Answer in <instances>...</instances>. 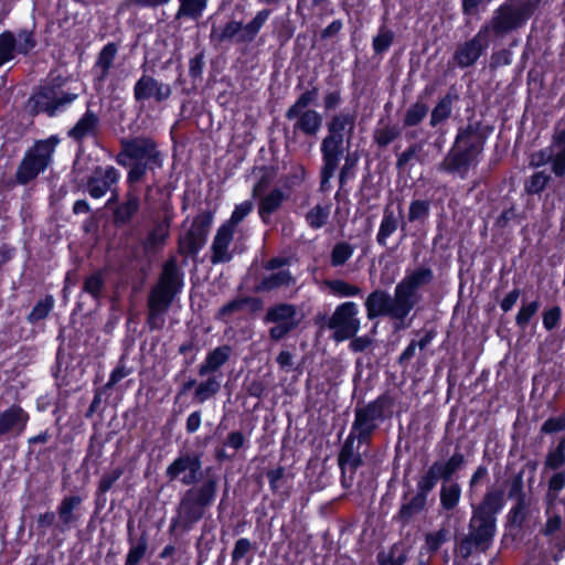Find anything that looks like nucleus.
<instances>
[{
	"label": "nucleus",
	"mask_w": 565,
	"mask_h": 565,
	"mask_svg": "<svg viewBox=\"0 0 565 565\" xmlns=\"http://www.w3.org/2000/svg\"><path fill=\"white\" fill-rule=\"evenodd\" d=\"M503 508V492L489 490L482 502L472 505V515L469 522V534L459 543V553L467 557L472 548L486 551L492 544L497 531L495 515Z\"/></svg>",
	"instance_id": "nucleus-1"
},
{
	"label": "nucleus",
	"mask_w": 565,
	"mask_h": 565,
	"mask_svg": "<svg viewBox=\"0 0 565 565\" xmlns=\"http://www.w3.org/2000/svg\"><path fill=\"white\" fill-rule=\"evenodd\" d=\"M182 286L183 275L177 260L171 258L163 264L159 280L151 288L148 296L147 324L150 330H160L164 327L166 313Z\"/></svg>",
	"instance_id": "nucleus-2"
},
{
	"label": "nucleus",
	"mask_w": 565,
	"mask_h": 565,
	"mask_svg": "<svg viewBox=\"0 0 565 565\" xmlns=\"http://www.w3.org/2000/svg\"><path fill=\"white\" fill-rule=\"evenodd\" d=\"M116 161L128 169L127 182L134 184L139 182L148 171L161 168L163 156L153 139L139 136L121 141V150Z\"/></svg>",
	"instance_id": "nucleus-3"
},
{
	"label": "nucleus",
	"mask_w": 565,
	"mask_h": 565,
	"mask_svg": "<svg viewBox=\"0 0 565 565\" xmlns=\"http://www.w3.org/2000/svg\"><path fill=\"white\" fill-rule=\"evenodd\" d=\"M483 150V139L477 128L469 125L460 129L456 140L438 170L457 174L465 179L471 168L479 162Z\"/></svg>",
	"instance_id": "nucleus-4"
},
{
	"label": "nucleus",
	"mask_w": 565,
	"mask_h": 565,
	"mask_svg": "<svg viewBox=\"0 0 565 565\" xmlns=\"http://www.w3.org/2000/svg\"><path fill=\"white\" fill-rule=\"evenodd\" d=\"M355 114L340 111L328 122V136L321 142L323 168L321 184L324 185L333 177L343 153L344 132L352 135L355 127Z\"/></svg>",
	"instance_id": "nucleus-5"
},
{
	"label": "nucleus",
	"mask_w": 565,
	"mask_h": 565,
	"mask_svg": "<svg viewBox=\"0 0 565 565\" xmlns=\"http://www.w3.org/2000/svg\"><path fill=\"white\" fill-rule=\"evenodd\" d=\"M217 479L209 477L201 486L191 488L182 495L178 507L179 522L185 530L199 522L215 500Z\"/></svg>",
	"instance_id": "nucleus-6"
},
{
	"label": "nucleus",
	"mask_w": 565,
	"mask_h": 565,
	"mask_svg": "<svg viewBox=\"0 0 565 565\" xmlns=\"http://www.w3.org/2000/svg\"><path fill=\"white\" fill-rule=\"evenodd\" d=\"M565 488V471L555 472L548 481L546 493L547 521L544 534L561 550H565V503L557 501L561 491Z\"/></svg>",
	"instance_id": "nucleus-7"
},
{
	"label": "nucleus",
	"mask_w": 565,
	"mask_h": 565,
	"mask_svg": "<svg viewBox=\"0 0 565 565\" xmlns=\"http://www.w3.org/2000/svg\"><path fill=\"white\" fill-rule=\"evenodd\" d=\"M533 6L524 0H505L492 14L491 20L482 26H489V34L495 36L505 34L522 28L532 15Z\"/></svg>",
	"instance_id": "nucleus-8"
},
{
	"label": "nucleus",
	"mask_w": 565,
	"mask_h": 565,
	"mask_svg": "<svg viewBox=\"0 0 565 565\" xmlns=\"http://www.w3.org/2000/svg\"><path fill=\"white\" fill-rule=\"evenodd\" d=\"M66 78L58 76L51 78L44 86H42L31 98L34 110L53 117L64 111L74 100H76L78 93L63 90Z\"/></svg>",
	"instance_id": "nucleus-9"
},
{
	"label": "nucleus",
	"mask_w": 565,
	"mask_h": 565,
	"mask_svg": "<svg viewBox=\"0 0 565 565\" xmlns=\"http://www.w3.org/2000/svg\"><path fill=\"white\" fill-rule=\"evenodd\" d=\"M57 143L58 138L55 136L36 141L34 146L25 152L18 167L15 172L17 182L26 184L34 180L41 172H44L51 164Z\"/></svg>",
	"instance_id": "nucleus-10"
},
{
	"label": "nucleus",
	"mask_w": 565,
	"mask_h": 565,
	"mask_svg": "<svg viewBox=\"0 0 565 565\" xmlns=\"http://www.w3.org/2000/svg\"><path fill=\"white\" fill-rule=\"evenodd\" d=\"M364 306L370 320L377 317H390L394 320L404 321L411 312L396 289L393 297L382 289L372 291L365 299Z\"/></svg>",
	"instance_id": "nucleus-11"
},
{
	"label": "nucleus",
	"mask_w": 565,
	"mask_h": 565,
	"mask_svg": "<svg viewBox=\"0 0 565 565\" xmlns=\"http://www.w3.org/2000/svg\"><path fill=\"white\" fill-rule=\"evenodd\" d=\"M387 398L380 396L366 405L359 406L354 412L351 433L356 435L359 444L367 443L379 425L384 420Z\"/></svg>",
	"instance_id": "nucleus-12"
},
{
	"label": "nucleus",
	"mask_w": 565,
	"mask_h": 565,
	"mask_svg": "<svg viewBox=\"0 0 565 565\" xmlns=\"http://www.w3.org/2000/svg\"><path fill=\"white\" fill-rule=\"evenodd\" d=\"M301 319L302 316L295 305L281 302L267 309L264 321L275 324L269 329V337L271 340L278 341L296 329Z\"/></svg>",
	"instance_id": "nucleus-13"
},
{
	"label": "nucleus",
	"mask_w": 565,
	"mask_h": 565,
	"mask_svg": "<svg viewBox=\"0 0 565 565\" xmlns=\"http://www.w3.org/2000/svg\"><path fill=\"white\" fill-rule=\"evenodd\" d=\"M359 308L353 301L339 305L329 320V328L333 330V338L341 342L354 337L360 330Z\"/></svg>",
	"instance_id": "nucleus-14"
},
{
	"label": "nucleus",
	"mask_w": 565,
	"mask_h": 565,
	"mask_svg": "<svg viewBox=\"0 0 565 565\" xmlns=\"http://www.w3.org/2000/svg\"><path fill=\"white\" fill-rule=\"evenodd\" d=\"M434 279V273L429 267L419 266L413 270L406 271L404 278L396 285V291L412 311L419 297V288L429 285Z\"/></svg>",
	"instance_id": "nucleus-15"
},
{
	"label": "nucleus",
	"mask_w": 565,
	"mask_h": 565,
	"mask_svg": "<svg viewBox=\"0 0 565 565\" xmlns=\"http://www.w3.org/2000/svg\"><path fill=\"white\" fill-rule=\"evenodd\" d=\"M490 45L489 26H481L476 35L459 44L452 60L460 68L472 66Z\"/></svg>",
	"instance_id": "nucleus-16"
},
{
	"label": "nucleus",
	"mask_w": 565,
	"mask_h": 565,
	"mask_svg": "<svg viewBox=\"0 0 565 565\" xmlns=\"http://www.w3.org/2000/svg\"><path fill=\"white\" fill-rule=\"evenodd\" d=\"M202 468L201 459L194 454H184L175 458L166 469V476L170 481L179 480L182 484H194L200 477Z\"/></svg>",
	"instance_id": "nucleus-17"
},
{
	"label": "nucleus",
	"mask_w": 565,
	"mask_h": 565,
	"mask_svg": "<svg viewBox=\"0 0 565 565\" xmlns=\"http://www.w3.org/2000/svg\"><path fill=\"white\" fill-rule=\"evenodd\" d=\"M213 218L212 212L204 211L193 220L191 228L181 238V246L188 253L195 254L205 244Z\"/></svg>",
	"instance_id": "nucleus-18"
},
{
	"label": "nucleus",
	"mask_w": 565,
	"mask_h": 565,
	"mask_svg": "<svg viewBox=\"0 0 565 565\" xmlns=\"http://www.w3.org/2000/svg\"><path fill=\"white\" fill-rule=\"evenodd\" d=\"M119 179L120 172L115 167H98L88 179L87 192L93 199H100L115 191Z\"/></svg>",
	"instance_id": "nucleus-19"
},
{
	"label": "nucleus",
	"mask_w": 565,
	"mask_h": 565,
	"mask_svg": "<svg viewBox=\"0 0 565 565\" xmlns=\"http://www.w3.org/2000/svg\"><path fill=\"white\" fill-rule=\"evenodd\" d=\"M171 95V87L169 84L157 81L150 75H142L135 84L134 96L137 102L154 99L161 103L168 99Z\"/></svg>",
	"instance_id": "nucleus-20"
},
{
	"label": "nucleus",
	"mask_w": 565,
	"mask_h": 565,
	"mask_svg": "<svg viewBox=\"0 0 565 565\" xmlns=\"http://www.w3.org/2000/svg\"><path fill=\"white\" fill-rule=\"evenodd\" d=\"M30 419L29 414L19 405H11L0 413V437L21 436Z\"/></svg>",
	"instance_id": "nucleus-21"
},
{
	"label": "nucleus",
	"mask_w": 565,
	"mask_h": 565,
	"mask_svg": "<svg viewBox=\"0 0 565 565\" xmlns=\"http://www.w3.org/2000/svg\"><path fill=\"white\" fill-rule=\"evenodd\" d=\"M405 228L403 222V207L398 204L395 209L392 204H387L383 210V216L376 234V242L381 246H386L388 237H391L397 228Z\"/></svg>",
	"instance_id": "nucleus-22"
},
{
	"label": "nucleus",
	"mask_w": 565,
	"mask_h": 565,
	"mask_svg": "<svg viewBox=\"0 0 565 565\" xmlns=\"http://www.w3.org/2000/svg\"><path fill=\"white\" fill-rule=\"evenodd\" d=\"M117 52L118 47L115 43L106 44L99 52L93 66L94 85L96 89H102L105 82L108 79Z\"/></svg>",
	"instance_id": "nucleus-23"
},
{
	"label": "nucleus",
	"mask_w": 565,
	"mask_h": 565,
	"mask_svg": "<svg viewBox=\"0 0 565 565\" xmlns=\"http://www.w3.org/2000/svg\"><path fill=\"white\" fill-rule=\"evenodd\" d=\"M234 230L230 225L223 224L216 232L211 249V260L213 264L225 263L231 260L232 254L230 245L233 241Z\"/></svg>",
	"instance_id": "nucleus-24"
},
{
	"label": "nucleus",
	"mask_w": 565,
	"mask_h": 565,
	"mask_svg": "<svg viewBox=\"0 0 565 565\" xmlns=\"http://www.w3.org/2000/svg\"><path fill=\"white\" fill-rule=\"evenodd\" d=\"M231 353L232 349L230 345H221L210 351L199 366V375H213L228 361Z\"/></svg>",
	"instance_id": "nucleus-25"
},
{
	"label": "nucleus",
	"mask_w": 565,
	"mask_h": 565,
	"mask_svg": "<svg viewBox=\"0 0 565 565\" xmlns=\"http://www.w3.org/2000/svg\"><path fill=\"white\" fill-rule=\"evenodd\" d=\"M98 125V116L90 109H87L77 120L75 126L68 130L67 135L76 141H82L85 138L95 136L97 134Z\"/></svg>",
	"instance_id": "nucleus-26"
},
{
	"label": "nucleus",
	"mask_w": 565,
	"mask_h": 565,
	"mask_svg": "<svg viewBox=\"0 0 565 565\" xmlns=\"http://www.w3.org/2000/svg\"><path fill=\"white\" fill-rule=\"evenodd\" d=\"M83 499L79 495H67L62 499L57 507V514L63 531L68 530L74 523L79 520V514L76 510L82 504Z\"/></svg>",
	"instance_id": "nucleus-27"
},
{
	"label": "nucleus",
	"mask_w": 565,
	"mask_h": 565,
	"mask_svg": "<svg viewBox=\"0 0 565 565\" xmlns=\"http://www.w3.org/2000/svg\"><path fill=\"white\" fill-rule=\"evenodd\" d=\"M286 198L282 190L274 189L260 199L258 214L264 223H270L273 213L282 205Z\"/></svg>",
	"instance_id": "nucleus-28"
},
{
	"label": "nucleus",
	"mask_w": 565,
	"mask_h": 565,
	"mask_svg": "<svg viewBox=\"0 0 565 565\" xmlns=\"http://www.w3.org/2000/svg\"><path fill=\"white\" fill-rule=\"evenodd\" d=\"M294 284L295 278L291 275L290 270L280 269L265 274L257 286V290L271 291L281 287H288Z\"/></svg>",
	"instance_id": "nucleus-29"
},
{
	"label": "nucleus",
	"mask_w": 565,
	"mask_h": 565,
	"mask_svg": "<svg viewBox=\"0 0 565 565\" xmlns=\"http://www.w3.org/2000/svg\"><path fill=\"white\" fill-rule=\"evenodd\" d=\"M294 119L296 120L295 130H300L308 136H315L322 125L321 115L313 109L299 111Z\"/></svg>",
	"instance_id": "nucleus-30"
},
{
	"label": "nucleus",
	"mask_w": 565,
	"mask_h": 565,
	"mask_svg": "<svg viewBox=\"0 0 565 565\" xmlns=\"http://www.w3.org/2000/svg\"><path fill=\"white\" fill-rule=\"evenodd\" d=\"M356 439V435L351 433L349 434L341 452L339 455V465L342 472H345L348 468L354 470L362 463L361 455L358 450L354 449V440Z\"/></svg>",
	"instance_id": "nucleus-31"
},
{
	"label": "nucleus",
	"mask_w": 565,
	"mask_h": 565,
	"mask_svg": "<svg viewBox=\"0 0 565 565\" xmlns=\"http://www.w3.org/2000/svg\"><path fill=\"white\" fill-rule=\"evenodd\" d=\"M465 463V457L460 452H455L446 461H436L430 467L434 469L439 479L448 481L457 470Z\"/></svg>",
	"instance_id": "nucleus-32"
},
{
	"label": "nucleus",
	"mask_w": 565,
	"mask_h": 565,
	"mask_svg": "<svg viewBox=\"0 0 565 565\" xmlns=\"http://www.w3.org/2000/svg\"><path fill=\"white\" fill-rule=\"evenodd\" d=\"M270 14L271 11L269 9H263L258 11L254 19L243 26V32L238 38V42H252L260 31L263 25L266 23Z\"/></svg>",
	"instance_id": "nucleus-33"
},
{
	"label": "nucleus",
	"mask_w": 565,
	"mask_h": 565,
	"mask_svg": "<svg viewBox=\"0 0 565 565\" xmlns=\"http://www.w3.org/2000/svg\"><path fill=\"white\" fill-rule=\"evenodd\" d=\"M221 388V379L216 375H209L205 381L196 385L194 398L198 403H204L218 393Z\"/></svg>",
	"instance_id": "nucleus-34"
},
{
	"label": "nucleus",
	"mask_w": 565,
	"mask_h": 565,
	"mask_svg": "<svg viewBox=\"0 0 565 565\" xmlns=\"http://www.w3.org/2000/svg\"><path fill=\"white\" fill-rule=\"evenodd\" d=\"M553 145L557 148L554 162V174L558 178L565 175V127L557 129L553 135Z\"/></svg>",
	"instance_id": "nucleus-35"
},
{
	"label": "nucleus",
	"mask_w": 565,
	"mask_h": 565,
	"mask_svg": "<svg viewBox=\"0 0 565 565\" xmlns=\"http://www.w3.org/2000/svg\"><path fill=\"white\" fill-rule=\"evenodd\" d=\"M461 488L458 483L444 482L440 488V504L445 510H452L459 502Z\"/></svg>",
	"instance_id": "nucleus-36"
},
{
	"label": "nucleus",
	"mask_w": 565,
	"mask_h": 565,
	"mask_svg": "<svg viewBox=\"0 0 565 565\" xmlns=\"http://www.w3.org/2000/svg\"><path fill=\"white\" fill-rule=\"evenodd\" d=\"M17 40L15 35L10 31L0 34V66L12 61L15 56Z\"/></svg>",
	"instance_id": "nucleus-37"
},
{
	"label": "nucleus",
	"mask_w": 565,
	"mask_h": 565,
	"mask_svg": "<svg viewBox=\"0 0 565 565\" xmlns=\"http://www.w3.org/2000/svg\"><path fill=\"white\" fill-rule=\"evenodd\" d=\"M180 7L177 18L186 17L193 20L199 19L206 9L207 0H179Z\"/></svg>",
	"instance_id": "nucleus-38"
},
{
	"label": "nucleus",
	"mask_w": 565,
	"mask_h": 565,
	"mask_svg": "<svg viewBox=\"0 0 565 565\" xmlns=\"http://www.w3.org/2000/svg\"><path fill=\"white\" fill-rule=\"evenodd\" d=\"M330 212L331 206L329 204H318L313 206L310 211H308V213L306 214V222L313 230L321 228L323 225L327 224L330 216Z\"/></svg>",
	"instance_id": "nucleus-39"
},
{
	"label": "nucleus",
	"mask_w": 565,
	"mask_h": 565,
	"mask_svg": "<svg viewBox=\"0 0 565 565\" xmlns=\"http://www.w3.org/2000/svg\"><path fill=\"white\" fill-rule=\"evenodd\" d=\"M557 148L554 147L553 141L550 147H546L542 150L533 152L530 158V166L534 168H539L551 163L552 172L554 173V162L556 160Z\"/></svg>",
	"instance_id": "nucleus-40"
},
{
	"label": "nucleus",
	"mask_w": 565,
	"mask_h": 565,
	"mask_svg": "<svg viewBox=\"0 0 565 565\" xmlns=\"http://www.w3.org/2000/svg\"><path fill=\"white\" fill-rule=\"evenodd\" d=\"M318 97V88L313 87L312 89L303 92L296 103L287 110L286 117L289 120H294L295 116L298 115L299 111L307 110L306 108L312 104Z\"/></svg>",
	"instance_id": "nucleus-41"
},
{
	"label": "nucleus",
	"mask_w": 565,
	"mask_h": 565,
	"mask_svg": "<svg viewBox=\"0 0 565 565\" xmlns=\"http://www.w3.org/2000/svg\"><path fill=\"white\" fill-rule=\"evenodd\" d=\"M354 253V246L347 242L337 243L330 254V263L333 267L344 265Z\"/></svg>",
	"instance_id": "nucleus-42"
},
{
	"label": "nucleus",
	"mask_w": 565,
	"mask_h": 565,
	"mask_svg": "<svg viewBox=\"0 0 565 565\" xmlns=\"http://www.w3.org/2000/svg\"><path fill=\"white\" fill-rule=\"evenodd\" d=\"M170 232V221L169 218H164L162 222L158 223L153 230L149 233L146 239V246L148 248H156L157 246L164 243Z\"/></svg>",
	"instance_id": "nucleus-43"
},
{
	"label": "nucleus",
	"mask_w": 565,
	"mask_h": 565,
	"mask_svg": "<svg viewBox=\"0 0 565 565\" xmlns=\"http://www.w3.org/2000/svg\"><path fill=\"white\" fill-rule=\"evenodd\" d=\"M424 143L416 142L409 146L405 151H403L397 157L396 166L398 169H403L411 160L416 159L419 163L424 164L427 162V159L424 154H422Z\"/></svg>",
	"instance_id": "nucleus-44"
},
{
	"label": "nucleus",
	"mask_w": 565,
	"mask_h": 565,
	"mask_svg": "<svg viewBox=\"0 0 565 565\" xmlns=\"http://www.w3.org/2000/svg\"><path fill=\"white\" fill-rule=\"evenodd\" d=\"M452 100L450 96L443 97L431 111L430 125L436 127L451 115Z\"/></svg>",
	"instance_id": "nucleus-45"
},
{
	"label": "nucleus",
	"mask_w": 565,
	"mask_h": 565,
	"mask_svg": "<svg viewBox=\"0 0 565 565\" xmlns=\"http://www.w3.org/2000/svg\"><path fill=\"white\" fill-rule=\"evenodd\" d=\"M324 284L338 297H354L361 294V289L358 286L341 279L327 280Z\"/></svg>",
	"instance_id": "nucleus-46"
},
{
	"label": "nucleus",
	"mask_w": 565,
	"mask_h": 565,
	"mask_svg": "<svg viewBox=\"0 0 565 565\" xmlns=\"http://www.w3.org/2000/svg\"><path fill=\"white\" fill-rule=\"evenodd\" d=\"M430 204L426 200H414L409 204L407 218L409 222H425L429 216Z\"/></svg>",
	"instance_id": "nucleus-47"
},
{
	"label": "nucleus",
	"mask_w": 565,
	"mask_h": 565,
	"mask_svg": "<svg viewBox=\"0 0 565 565\" xmlns=\"http://www.w3.org/2000/svg\"><path fill=\"white\" fill-rule=\"evenodd\" d=\"M551 181V174L546 171L533 173L525 182V190L529 194L541 193Z\"/></svg>",
	"instance_id": "nucleus-48"
},
{
	"label": "nucleus",
	"mask_w": 565,
	"mask_h": 565,
	"mask_svg": "<svg viewBox=\"0 0 565 565\" xmlns=\"http://www.w3.org/2000/svg\"><path fill=\"white\" fill-rule=\"evenodd\" d=\"M428 106L425 103L417 102L411 105L404 117V125L406 127H413L418 125L427 115Z\"/></svg>",
	"instance_id": "nucleus-49"
},
{
	"label": "nucleus",
	"mask_w": 565,
	"mask_h": 565,
	"mask_svg": "<svg viewBox=\"0 0 565 565\" xmlns=\"http://www.w3.org/2000/svg\"><path fill=\"white\" fill-rule=\"evenodd\" d=\"M243 32V25L241 22L231 21L224 25L220 33H216V30L213 29L211 36L218 42H223L226 40H236L238 42V38Z\"/></svg>",
	"instance_id": "nucleus-50"
},
{
	"label": "nucleus",
	"mask_w": 565,
	"mask_h": 565,
	"mask_svg": "<svg viewBox=\"0 0 565 565\" xmlns=\"http://www.w3.org/2000/svg\"><path fill=\"white\" fill-rule=\"evenodd\" d=\"M54 306V299L52 296H46L44 299L40 300L30 312L28 319L30 322L34 323L42 319H44Z\"/></svg>",
	"instance_id": "nucleus-51"
},
{
	"label": "nucleus",
	"mask_w": 565,
	"mask_h": 565,
	"mask_svg": "<svg viewBox=\"0 0 565 565\" xmlns=\"http://www.w3.org/2000/svg\"><path fill=\"white\" fill-rule=\"evenodd\" d=\"M565 463V437L557 447L551 450L545 460V467L557 470Z\"/></svg>",
	"instance_id": "nucleus-52"
},
{
	"label": "nucleus",
	"mask_w": 565,
	"mask_h": 565,
	"mask_svg": "<svg viewBox=\"0 0 565 565\" xmlns=\"http://www.w3.org/2000/svg\"><path fill=\"white\" fill-rule=\"evenodd\" d=\"M253 206L252 201H244L237 204L230 220L224 224L230 225L231 228L235 230V227L252 212Z\"/></svg>",
	"instance_id": "nucleus-53"
},
{
	"label": "nucleus",
	"mask_w": 565,
	"mask_h": 565,
	"mask_svg": "<svg viewBox=\"0 0 565 565\" xmlns=\"http://www.w3.org/2000/svg\"><path fill=\"white\" fill-rule=\"evenodd\" d=\"M448 531L445 529L437 530L435 532L428 533L425 540L424 548L428 553H435L439 550V547L447 541Z\"/></svg>",
	"instance_id": "nucleus-54"
},
{
	"label": "nucleus",
	"mask_w": 565,
	"mask_h": 565,
	"mask_svg": "<svg viewBox=\"0 0 565 565\" xmlns=\"http://www.w3.org/2000/svg\"><path fill=\"white\" fill-rule=\"evenodd\" d=\"M539 308L540 303L537 301L523 303L515 318L518 327L524 329L529 324L532 317L536 315Z\"/></svg>",
	"instance_id": "nucleus-55"
},
{
	"label": "nucleus",
	"mask_w": 565,
	"mask_h": 565,
	"mask_svg": "<svg viewBox=\"0 0 565 565\" xmlns=\"http://www.w3.org/2000/svg\"><path fill=\"white\" fill-rule=\"evenodd\" d=\"M139 209V199L136 195H129L127 201L116 210V217L120 221H128Z\"/></svg>",
	"instance_id": "nucleus-56"
},
{
	"label": "nucleus",
	"mask_w": 565,
	"mask_h": 565,
	"mask_svg": "<svg viewBox=\"0 0 565 565\" xmlns=\"http://www.w3.org/2000/svg\"><path fill=\"white\" fill-rule=\"evenodd\" d=\"M18 53L26 54L36 45L33 32L29 30H20L15 35Z\"/></svg>",
	"instance_id": "nucleus-57"
},
{
	"label": "nucleus",
	"mask_w": 565,
	"mask_h": 565,
	"mask_svg": "<svg viewBox=\"0 0 565 565\" xmlns=\"http://www.w3.org/2000/svg\"><path fill=\"white\" fill-rule=\"evenodd\" d=\"M401 131L396 126H386L375 131L374 138L380 147H386L394 141Z\"/></svg>",
	"instance_id": "nucleus-58"
},
{
	"label": "nucleus",
	"mask_w": 565,
	"mask_h": 565,
	"mask_svg": "<svg viewBox=\"0 0 565 565\" xmlns=\"http://www.w3.org/2000/svg\"><path fill=\"white\" fill-rule=\"evenodd\" d=\"M427 502V495H424L419 492L406 504H404L401 509V514L404 518H409L413 514L422 511Z\"/></svg>",
	"instance_id": "nucleus-59"
},
{
	"label": "nucleus",
	"mask_w": 565,
	"mask_h": 565,
	"mask_svg": "<svg viewBox=\"0 0 565 565\" xmlns=\"http://www.w3.org/2000/svg\"><path fill=\"white\" fill-rule=\"evenodd\" d=\"M438 479L439 478L434 469L429 467L417 482V492L428 497L429 492L435 488Z\"/></svg>",
	"instance_id": "nucleus-60"
},
{
	"label": "nucleus",
	"mask_w": 565,
	"mask_h": 565,
	"mask_svg": "<svg viewBox=\"0 0 565 565\" xmlns=\"http://www.w3.org/2000/svg\"><path fill=\"white\" fill-rule=\"evenodd\" d=\"M104 286V278L100 273H94L88 276L84 281V291L92 295L93 297H98Z\"/></svg>",
	"instance_id": "nucleus-61"
},
{
	"label": "nucleus",
	"mask_w": 565,
	"mask_h": 565,
	"mask_svg": "<svg viewBox=\"0 0 565 565\" xmlns=\"http://www.w3.org/2000/svg\"><path fill=\"white\" fill-rule=\"evenodd\" d=\"M394 34L392 31L381 29L373 40V49L376 53L385 52L392 44Z\"/></svg>",
	"instance_id": "nucleus-62"
},
{
	"label": "nucleus",
	"mask_w": 565,
	"mask_h": 565,
	"mask_svg": "<svg viewBox=\"0 0 565 565\" xmlns=\"http://www.w3.org/2000/svg\"><path fill=\"white\" fill-rule=\"evenodd\" d=\"M146 551L147 541L146 539L142 537L137 544L132 545L129 548L125 565H137L140 562V559L145 556Z\"/></svg>",
	"instance_id": "nucleus-63"
},
{
	"label": "nucleus",
	"mask_w": 565,
	"mask_h": 565,
	"mask_svg": "<svg viewBox=\"0 0 565 565\" xmlns=\"http://www.w3.org/2000/svg\"><path fill=\"white\" fill-rule=\"evenodd\" d=\"M122 473L124 469L120 467L115 468L110 472L104 473L98 484L99 491L103 493L109 491L114 483L122 476Z\"/></svg>",
	"instance_id": "nucleus-64"
}]
</instances>
